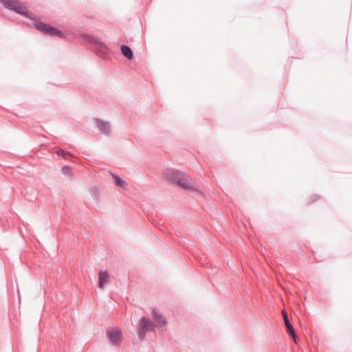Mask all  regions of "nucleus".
I'll use <instances>...</instances> for the list:
<instances>
[{
  "mask_svg": "<svg viewBox=\"0 0 352 352\" xmlns=\"http://www.w3.org/2000/svg\"><path fill=\"white\" fill-rule=\"evenodd\" d=\"M163 175L166 180L175 184L184 190L192 191L195 189L190 177L184 172L175 169H167Z\"/></svg>",
  "mask_w": 352,
  "mask_h": 352,
  "instance_id": "obj_1",
  "label": "nucleus"
},
{
  "mask_svg": "<svg viewBox=\"0 0 352 352\" xmlns=\"http://www.w3.org/2000/svg\"><path fill=\"white\" fill-rule=\"evenodd\" d=\"M0 3L3 5L6 8L11 11H14L21 16L32 20L35 19L32 14L26 9L24 6H23L22 3L19 0H0Z\"/></svg>",
  "mask_w": 352,
  "mask_h": 352,
  "instance_id": "obj_2",
  "label": "nucleus"
},
{
  "mask_svg": "<svg viewBox=\"0 0 352 352\" xmlns=\"http://www.w3.org/2000/svg\"><path fill=\"white\" fill-rule=\"evenodd\" d=\"M137 334L139 340L142 341L145 339L146 335L148 331H154V324L148 318L145 316L142 317L136 325Z\"/></svg>",
  "mask_w": 352,
  "mask_h": 352,
  "instance_id": "obj_3",
  "label": "nucleus"
},
{
  "mask_svg": "<svg viewBox=\"0 0 352 352\" xmlns=\"http://www.w3.org/2000/svg\"><path fill=\"white\" fill-rule=\"evenodd\" d=\"M34 25L38 31L47 36L58 38H63L65 36V34L63 32L47 23L41 21H36L34 22Z\"/></svg>",
  "mask_w": 352,
  "mask_h": 352,
  "instance_id": "obj_4",
  "label": "nucleus"
},
{
  "mask_svg": "<svg viewBox=\"0 0 352 352\" xmlns=\"http://www.w3.org/2000/svg\"><path fill=\"white\" fill-rule=\"evenodd\" d=\"M89 45H91L96 54L102 58H107L109 56L108 46L99 38L89 35Z\"/></svg>",
  "mask_w": 352,
  "mask_h": 352,
  "instance_id": "obj_5",
  "label": "nucleus"
},
{
  "mask_svg": "<svg viewBox=\"0 0 352 352\" xmlns=\"http://www.w3.org/2000/svg\"><path fill=\"white\" fill-rule=\"evenodd\" d=\"M122 331L113 327H110L107 330V336L112 345L118 346L122 340Z\"/></svg>",
  "mask_w": 352,
  "mask_h": 352,
  "instance_id": "obj_6",
  "label": "nucleus"
},
{
  "mask_svg": "<svg viewBox=\"0 0 352 352\" xmlns=\"http://www.w3.org/2000/svg\"><path fill=\"white\" fill-rule=\"evenodd\" d=\"M94 122L96 127L104 135L109 136L111 133V127L109 122L100 118H95Z\"/></svg>",
  "mask_w": 352,
  "mask_h": 352,
  "instance_id": "obj_7",
  "label": "nucleus"
},
{
  "mask_svg": "<svg viewBox=\"0 0 352 352\" xmlns=\"http://www.w3.org/2000/svg\"><path fill=\"white\" fill-rule=\"evenodd\" d=\"M151 316L153 319L154 322L153 323L155 328H159L167 324V321L164 318V316L160 313L157 312L155 309H153Z\"/></svg>",
  "mask_w": 352,
  "mask_h": 352,
  "instance_id": "obj_8",
  "label": "nucleus"
},
{
  "mask_svg": "<svg viewBox=\"0 0 352 352\" xmlns=\"http://www.w3.org/2000/svg\"><path fill=\"white\" fill-rule=\"evenodd\" d=\"M282 315H283L284 323L287 328V333L294 339V342H296L297 336H296L295 329H294L292 324H291V322L289 320L287 312L285 310H283Z\"/></svg>",
  "mask_w": 352,
  "mask_h": 352,
  "instance_id": "obj_9",
  "label": "nucleus"
},
{
  "mask_svg": "<svg viewBox=\"0 0 352 352\" xmlns=\"http://www.w3.org/2000/svg\"><path fill=\"white\" fill-rule=\"evenodd\" d=\"M109 283V274L107 271L100 272L98 277V287L103 289Z\"/></svg>",
  "mask_w": 352,
  "mask_h": 352,
  "instance_id": "obj_10",
  "label": "nucleus"
},
{
  "mask_svg": "<svg viewBox=\"0 0 352 352\" xmlns=\"http://www.w3.org/2000/svg\"><path fill=\"white\" fill-rule=\"evenodd\" d=\"M120 50L124 56L128 60H131L133 58V52L130 47L126 45H122Z\"/></svg>",
  "mask_w": 352,
  "mask_h": 352,
  "instance_id": "obj_11",
  "label": "nucleus"
},
{
  "mask_svg": "<svg viewBox=\"0 0 352 352\" xmlns=\"http://www.w3.org/2000/svg\"><path fill=\"white\" fill-rule=\"evenodd\" d=\"M112 177L116 186L122 188V189L126 188L127 184L120 177L113 174L112 175Z\"/></svg>",
  "mask_w": 352,
  "mask_h": 352,
  "instance_id": "obj_12",
  "label": "nucleus"
},
{
  "mask_svg": "<svg viewBox=\"0 0 352 352\" xmlns=\"http://www.w3.org/2000/svg\"><path fill=\"white\" fill-rule=\"evenodd\" d=\"M56 153L58 156L61 157L65 160L69 157H72V155L69 151H65L61 148H57L56 150Z\"/></svg>",
  "mask_w": 352,
  "mask_h": 352,
  "instance_id": "obj_13",
  "label": "nucleus"
},
{
  "mask_svg": "<svg viewBox=\"0 0 352 352\" xmlns=\"http://www.w3.org/2000/svg\"><path fill=\"white\" fill-rule=\"evenodd\" d=\"M61 173L63 175L67 176V177H72L73 176V171L70 166L67 165H65L61 168Z\"/></svg>",
  "mask_w": 352,
  "mask_h": 352,
  "instance_id": "obj_14",
  "label": "nucleus"
},
{
  "mask_svg": "<svg viewBox=\"0 0 352 352\" xmlns=\"http://www.w3.org/2000/svg\"><path fill=\"white\" fill-rule=\"evenodd\" d=\"M319 199V196L317 195H313L311 197V203H313L316 201H317Z\"/></svg>",
  "mask_w": 352,
  "mask_h": 352,
  "instance_id": "obj_15",
  "label": "nucleus"
}]
</instances>
